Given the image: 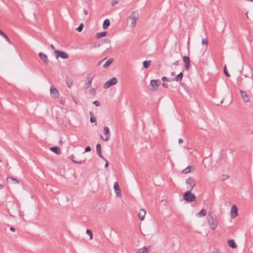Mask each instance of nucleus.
<instances>
[{
    "instance_id": "a878e982",
    "label": "nucleus",
    "mask_w": 253,
    "mask_h": 253,
    "mask_svg": "<svg viewBox=\"0 0 253 253\" xmlns=\"http://www.w3.org/2000/svg\"><path fill=\"white\" fill-rule=\"evenodd\" d=\"M206 211L204 209H203L197 213V216L199 217L205 216L206 215Z\"/></svg>"
},
{
    "instance_id": "37998d69",
    "label": "nucleus",
    "mask_w": 253,
    "mask_h": 253,
    "mask_svg": "<svg viewBox=\"0 0 253 253\" xmlns=\"http://www.w3.org/2000/svg\"><path fill=\"white\" fill-rule=\"evenodd\" d=\"M91 150V148L89 146H87L85 148V152H89Z\"/></svg>"
},
{
    "instance_id": "13d9d810",
    "label": "nucleus",
    "mask_w": 253,
    "mask_h": 253,
    "mask_svg": "<svg viewBox=\"0 0 253 253\" xmlns=\"http://www.w3.org/2000/svg\"><path fill=\"white\" fill-rule=\"evenodd\" d=\"M214 253H220L218 251H215Z\"/></svg>"
},
{
    "instance_id": "79ce46f5",
    "label": "nucleus",
    "mask_w": 253,
    "mask_h": 253,
    "mask_svg": "<svg viewBox=\"0 0 253 253\" xmlns=\"http://www.w3.org/2000/svg\"><path fill=\"white\" fill-rule=\"evenodd\" d=\"M90 121L91 123H94L96 121V119L93 117H91L90 118Z\"/></svg>"
},
{
    "instance_id": "f3484780",
    "label": "nucleus",
    "mask_w": 253,
    "mask_h": 253,
    "mask_svg": "<svg viewBox=\"0 0 253 253\" xmlns=\"http://www.w3.org/2000/svg\"><path fill=\"white\" fill-rule=\"evenodd\" d=\"M183 58V61L185 63V68L186 70H188L190 66V59L187 56H184Z\"/></svg>"
},
{
    "instance_id": "a18cd8bd",
    "label": "nucleus",
    "mask_w": 253,
    "mask_h": 253,
    "mask_svg": "<svg viewBox=\"0 0 253 253\" xmlns=\"http://www.w3.org/2000/svg\"><path fill=\"white\" fill-rule=\"evenodd\" d=\"M223 177L222 178L223 180L226 179L228 177V176H227V175H223Z\"/></svg>"
},
{
    "instance_id": "b1692460",
    "label": "nucleus",
    "mask_w": 253,
    "mask_h": 253,
    "mask_svg": "<svg viewBox=\"0 0 253 253\" xmlns=\"http://www.w3.org/2000/svg\"><path fill=\"white\" fill-rule=\"evenodd\" d=\"M244 76L245 78H252L253 79V70L252 69H250L248 72V73L244 74Z\"/></svg>"
},
{
    "instance_id": "603ef678",
    "label": "nucleus",
    "mask_w": 253,
    "mask_h": 253,
    "mask_svg": "<svg viewBox=\"0 0 253 253\" xmlns=\"http://www.w3.org/2000/svg\"><path fill=\"white\" fill-rule=\"evenodd\" d=\"M162 79H169V78L167 77H163Z\"/></svg>"
},
{
    "instance_id": "8fccbe9b",
    "label": "nucleus",
    "mask_w": 253,
    "mask_h": 253,
    "mask_svg": "<svg viewBox=\"0 0 253 253\" xmlns=\"http://www.w3.org/2000/svg\"><path fill=\"white\" fill-rule=\"evenodd\" d=\"M50 47H51L52 49H54V50H55V49L54 46L52 44H51L50 45Z\"/></svg>"
},
{
    "instance_id": "f257e3e1",
    "label": "nucleus",
    "mask_w": 253,
    "mask_h": 253,
    "mask_svg": "<svg viewBox=\"0 0 253 253\" xmlns=\"http://www.w3.org/2000/svg\"><path fill=\"white\" fill-rule=\"evenodd\" d=\"M161 84L160 80H148L147 82H145L147 89L151 91H156Z\"/></svg>"
},
{
    "instance_id": "f8f14e48",
    "label": "nucleus",
    "mask_w": 253,
    "mask_h": 253,
    "mask_svg": "<svg viewBox=\"0 0 253 253\" xmlns=\"http://www.w3.org/2000/svg\"><path fill=\"white\" fill-rule=\"evenodd\" d=\"M114 189L115 191V193L116 194L117 196L119 197H121V189L120 188L119 184L117 182H115L114 184Z\"/></svg>"
},
{
    "instance_id": "f03ea898",
    "label": "nucleus",
    "mask_w": 253,
    "mask_h": 253,
    "mask_svg": "<svg viewBox=\"0 0 253 253\" xmlns=\"http://www.w3.org/2000/svg\"><path fill=\"white\" fill-rule=\"evenodd\" d=\"M209 225L211 230H215L218 225V221L215 215L209 212L207 216Z\"/></svg>"
},
{
    "instance_id": "49530a36",
    "label": "nucleus",
    "mask_w": 253,
    "mask_h": 253,
    "mask_svg": "<svg viewBox=\"0 0 253 253\" xmlns=\"http://www.w3.org/2000/svg\"><path fill=\"white\" fill-rule=\"evenodd\" d=\"M104 161L106 162V164L105 165V167L107 168L108 166V162L107 161V160L106 159V160H104Z\"/></svg>"
},
{
    "instance_id": "0eeeda50",
    "label": "nucleus",
    "mask_w": 253,
    "mask_h": 253,
    "mask_svg": "<svg viewBox=\"0 0 253 253\" xmlns=\"http://www.w3.org/2000/svg\"><path fill=\"white\" fill-rule=\"evenodd\" d=\"M103 133L104 135H106V137L105 138H103V137L101 135L100 138L102 140L104 141H107L110 139L111 135L109 131V128L108 127L105 126L104 127Z\"/></svg>"
},
{
    "instance_id": "c756f323",
    "label": "nucleus",
    "mask_w": 253,
    "mask_h": 253,
    "mask_svg": "<svg viewBox=\"0 0 253 253\" xmlns=\"http://www.w3.org/2000/svg\"><path fill=\"white\" fill-rule=\"evenodd\" d=\"M151 61H145L143 62V64L144 68H147L150 65Z\"/></svg>"
},
{
    "instance_id": "20e7f679",
    "label": "nucleus",
    "mask_w": 253,
    "mask_h": 253,
    "mask_svg": "<svg viewBox=\"0 0 253 253\" xmlns=\"http://www.w3.org/2000/svg\"><path fill=\"white\" fill-rule=\"evenodd\" d=\"M139 15L137 12L133 11L131 13V14L129 15V18L132 20L130 27L133 28L135 26L136 21L138 19Z\"/></svg>"
},
{
    "instance_id": "ddd939ff",
    "label": "nucleus",
    "mask_w": 253,
    "mask_h": 253,
    "mask_svg": "<svg viewBox=\"0 0 253 253\" xmlns=\"http://www.w3.org/2000/svg\"><path fill=\"white\" fill-rule=\"evenodd\" d=\"M118 80H108L104 84V88H108L110 86L116 84L117 83Z\"/></svg>"
},
{
    "instance_id": "0e129e2a",
    "label": "nucleus",
    "mask_w": 253,
    "mask_h": 253,
    "mask_svg": "<svg viewBox=\"0 0 253 253\" xmlns=\"http://www.w3.org/2000/svg\"><path fill=\"white\" fill-rule=\"evenodd\" d=\"M2 30H0V32Z\"/></svg>"
},
{
    "instance_id": "ea45409f",
    "label": "nucleus",
    "mask_w": 253,
    "mask_h": 253,
    "mask_svg": "<svg viewBox=\"0 0 253 253\" xmlns=\"http://www.w3.org/2000/svg\"><path fill=\"white\" fill-rule=\"evenodd\" d=\"M171 75L172 77L171 79H174L175 77L176 76L175 73L174 72H171Z\"/></svg>"
},
{
    "instance_id": "58836bf2",
    "label": "nucleus",
    "mask_w": 253,
    "mask_h": 253,
    "mask_svg": "<svg viewBox=\"0 0 253 253\" xmlns=\"http://www.w3.org/2000/svg\"><path fill=\"white\" fill-rule=\"evenodd\" d=\"M118 3V1L117 0H114L112 1L111 5L112 6H114L115 5Z\"/></svg>"
},
{
    "instance_id": "680f3d73",
    "label": "nucleus",
    "mask_w": 253,
    "mask_h": 253,
    "mask_svg": "<svg viewBox=\"0 0 253 253\" xmlns=\"http://www.w3.org/2000/svg\"><path fill=\"white\" fill-rule=\"evenodd\" d=\"M0 188H2V186H1V185H0Z\"/></svg>"
},
{
    "instance_id": "6e6d98bb",
    "label": "nucleus",
    "mask_w": 253,
    "mask_h": 253,
    "mask_svg": "<svg viewBox=\"0 0 253 253\" xmlns=\"http://www.w3.org/2000/svg\"><path fill=\"white\" fill-rule=\"evenodd\" d=\"M59 143H60V144H62L63 143L62 140H60Z\"/></svg>"
},
{
    "instance_id": "7c9ffc66",
    "label": "nucleus",
    "mask_w": 253,
    "mask_h": 253,
    "mask_svg": "<svg viewBox=\"0 0 253 253\" xmlns=\"http://www.w3.org/2000/svg\"><path fill=\"white\" fill-rule=\"evenodd\" d=\"M104 42L105 43H108L109 44V47H108L107 48V49H110L111 48V41L109 39H105L104 41Z\"/></svg>"
},
{
    "instance_id": "9d476101",
    "label": "nucleus",
    "mask_w": 253,
    "mask_h": 253,
    "mask_svg": "<svg viewBox=\"0 0 253 253\" xmlns=\"http://www.w3.org/2000/svg\"><path fill=\"white\" fill-rule=\"evenodd\" d=\"M70 158H71V160L75 164H83L85 161V159H80L77 160L76 157L73 155H71Z\"/></svg>"
},
{
    "instance_id": "cd10ccee",
    "label": "nucleus",
    "mask_w": 253,
    "mask_h": 253,
    "mask_svg": "<svg viewBox=\"0 0 253 253\" xmlns=\"http://www.w3.org/2000/svg\"><path fill=\"white\" fill-rule=\"evenodd\" d=\"M86 233L89 236V239L92 240L93 238V235L91 231L89 229L86 230Z\"/></svg>"
},
{
    "instance_id": "4468645a",
    "label": "nucleus",
    "mask_w": 253,
    "mask_h": 253,
    "mask_svg": "<svg viewBox=\"0 0 253 253\" xmlns=\"http://www.w3.org/2000/svg\"><path fill=\"white\" fill-rule=\"evenodd\" d=\"M39 55L41 59L42 60L45 64H48V59L45 54L42 52H40Z\"/></svg>"
},
{
    "instance_id": "c85d7f7f",
    "label": "nucleus",
    "mask_w": 253,
    "mask_h": 253,
    "mask_svg": "<svg viewBox=\"0 0 253 253\" xmlns=\"http://www.w3.org/2000/svg\"><path fill=\"white\" fill-rule=\"evenodd\" d=\"M190 172V166H188L186 168L184 169L182 171V172L183 173H185V174L188 173Z\"/></svg>"
},
{
    "instance_id": "a211bd4d",
    "label": "nucleus",
    "mask_w": 253,
    "mask_h": 253,
    "mask_svg": "<svg viewBox=\"0 0 253 253\" xmlns=\"http://www.w3.org/2000/svg\"><path fill=\"white\" fill-rule=\"evenodd\" d=\"M96 153L97 155L104 160H106V159L104 158L101 154V147L100 144L96 145Z\"/></svg>"
},
{
    "instance_id": "69168bd1",
    "label": "nucleus",
    "mask_w": 253,
    "mask_h": 253,
    "mask_svg": "<svg viewBox=\"0 0 253 253\" xmlns=\"http://www.w3.org/2000/svg\"><path fill=\"white\" fill-rule=\"evenodd\" d=\"M2 30H0V32Z\"/></svg>"
},
{
    "instance_id": "bf43d9fd",
    "label": "nucleus",
    "mask_w": 253,
    "mask_h": 253,
    "mask_svg": "<svg viewBox=\"0 0 253 253\" xmlns=\"http://www.w3.org/2000/svg\"><path fill=\"white\" fill-rule=\"evenodd\" d=\"M164 81H166V82H169L170 81V80H164Z\"/></svg>"
},
{
    "instance_id": "423d86ee",
    "label": "nucleus",
    "mask_w": 253,
    "mask_h": 253,
    "mask_svg": "<svg viewBox=\"0 0 253 253\" xmlns=\"http://www.w3.org/2000/svg\"><path fill=\"white\" fill-rule=\"evenodd\" d=\"M54 52L56 54V59H58L59 57H61L62 59H67L69 58L68 54L64 51L55 50Z\"/></svg>"
},
{
    "instance_id": "052dcab7",
    "label": "nucleus",
    "mask_w": 253,
    "mask_h": 253,
    "mask_svg": "<svg viewBox=\"0 0 253 253\" xmlns=\"http://www.w3.org/2000/svg\"><path fill=\"white\" fill-rule=\"evenodd\" d=\"M89 78H90L91 79H92L93 77H92V76H90V77H89Z\"/></svg>"
},
{
    "instance_id": "412c9836",
    "label": "nucleus",
    "mask_w": 253,
    "mask_h": 253,
    "mask_svg": "<svg viewBox=\"0 0 253 253\" xmlns=\"http://www.w3.org/2000/svg\"><path fill=\"white\" fill-rule=\"evenodd\" d=\"M110 22L108 19H106L103 24V28L104 29H107L110 26Z\"/></svg>"
},
{
    "instance_id": "a19ab883",
    "label": "nucleus",
    "mask_w": 253,
    "mask_h": 253,
    "mask_svg": "<svg viewBox=\"0 0 253 253\" xmlns=\"http://www.w3.org/2000/svg\"><path fill=\"white\" fill-rule=\"evenodd\" d=\"M93 104L95 105L96 106H98L100 105L99 102L97 100H95V101H93Z\"/></svg>"
},
{
    "instance_id": "4d7b16f0",
    "label": "nucleus",
    "mask_w": 253,
    "mask_h": 253,
    "mask_svg": "<svg viewBox=\"0 0 253 253\" xmlns=\"http://www.w3.org/2000/svg\"><path fill=\"white\" fill-rule=\"evenodd\" d=\"M110 79H113V80H115V79H116V78L113 77V78H111Z\"/></svg>"
},
{
    "instance_id": "72a5a7b5",
    "label": "nucleus",
    "mask_w": 253,
    "mask_h": 253,
    "mask_svg": "<svg viewBox=\"0 0 253 253\" xmlns=\"http://www.w3.org/2000/svg\"><path fill=\"white\" fill-rule=\"evenodd\" d=\"M84 28L83 23H81L79 26L76 28V30L79 32H81Z\"/></svg>"
},
{
    "instance_id": "3c124183",
    "label": "nucleus",
    "mask_w": 253,
    "mask_h": 253,
    "mask_svg": "<svg viewBox=\"0 0 253 253\" xmlns=\"http://www.w3.org/2000/svg\"><path fill=\"white\" fill-rule=\"evenodd\" d=\"M182 142H183V140H182L181 138L179 139V140H178V143H179V144H181V143H182Z\"/></svg>"
},
{
    "instance_id": "c03bdc74",
    "label": "nucleus",
    "mask_w": 253,
    "mask_h": 253,
    "mask_svg": "<svg viewBox=\"0 0 253 253\" xmlns=\"http://www.w3.org/2000/svg\"><path fill=\"white\" fill-rule=\"evenodd\" d=\"M162 85L165 88H167L168 87V86H169V84H168V83H165V82L163 83L162 84Z\"/></svg>"
},
{
    "instance_id": "de8ad7c7",
    "label": "nucleus",
    "mask_w": 253,
    "mask_h": 253,
    "mask_svg": "<svg viewBox=\"0 0 253 253\" xmlns=\"http://www.w3.org/2000/svg\"><path fill=\"white\" fill-rule=\"evenodd\" d=\"M10 230L12 232H14L15 231V229L14 227H10Z\"/></svg>"
},
{
    "instance_id": "dca6fc26",
    "label": "nucleus",
    "mask_w": 253,
    "mask_h": 253,
    "mask_svg": "<svg viewBox=\"0 0 253 253\" xmlns=\"http://www.w3.org/2000/svg\"><path fill=\"white\" fill-rule=\"evenodd\" d=\"M146 211L144 209H140L138 213V217L140 220H143L146 214Z\"/></svg>"
},
{
    "instance_id": "1a4fd4ad",
    "label": "nucleus",
    "mask_w": 253,
    "mask_h": 253,
    "mask_svg": "<svg viewBox=\"0 0 253 253\" xmlns=\"http://www.w3.org/2000/svg\"><path fill=\"white\" fill-rule=\"evenodd\" d=\"M238 215V208L236 205H233L230 211V216L232 218H235Z\"/></svg>"
},
{
    "instance_id": "bb28decb",
    "label": "nucleus",
    "mask_w": 253,
    "mask_h": 253,
    "mask_svg": "<svg viewBox=\"0 0 253 253\" xmlns=\"http://www.w3.org/2000/svg\"><path fill=\"white\" fill-rule=\"evenodd\" d=\"M107 34V32H106V31L98 33L96 34V37L97 38H101L102 37L106 36Z\"/></svg>"
},
{
    "instance_id": "393cba45",
    "label": "nucleus",
    "mask_w": 253,
    "mask_h": 253,
    "mask_svg": "<svg viewBox=\"0 0 253 253\" xmlns=\"http://www.w3.org/2000/svg\"><path fill=\"white\" fill-rule=\"evenodd\" d=\"M228 244L229 246L232 248H236L237 247L236 244L234 242V241L233 240H229L228 241Z\"/></svg>"
},
{
    "instance_id": "6e6552de",
    "label": "nucleus",
    "mask_w": 253,
    "mask_h": 253,
    "mask_svg": "<svg viewBox=\"0 0 253 253\" xmlns=\"http://www.w3.org/2000/svg\"><path fill=\"white\" fill-rule=\"evenodd\" d=\"M241 93V96L242 98L243 101L244 102H249L250 101V98L247 93L242 90H240Z\"/></svg>"
},
{
    "instance_id": "6ab92c4d",
    "label": "nucleus",
    "mask_w": 253,
    "mask_h": 253,
    "mask_svg": "<svg viewBox=\"0 0 253 253\" xmlns=\"http://www.w3.org/2000/svg\"><path fill=\"white\" fill-rule=\"evenodd\" d=\"M6 181L7 182H10V181L14 184H17L19 183V181L14 178L12 177H7L6 178Z\"/></svg>"
},
{
    "instance_id": "4be33fe9",
    "label": "nucleus",
    "mask_w": 253,
    "mask_h": 253,
    "mask_svg": "<svg viewBox=\"0 0 253 253\" xmlns=\"http://www.w3.org/2000/svg\"><path fill=\"white\" fill-rule=\"evenodd\" d=\"M49 149L50 150V151L57 155H59L60 154V149L57 146L50 147Z\"/></svg>"
},
{
    "instance_id": "4c0bfd02",
    "label": "nucleus",
    "mask_w": 253,
    "mask_h": 253,
    "mask_svg": "<svg viewBox=\"0 0 253 253\" xmlns=\"http://www.w3.org/2000/svg\"><path fill=\"white\" fill-rule=\"evenodd\" d=\"M208 42L207 39H203L202 40V43L203 44L207 45V44H208Z\"/></svg>"
},
{
    "instance_id": "e2e57ef3",
    "label": "nucleus",
    "mask_w": 253,
    "mask_h": 253,
    "mask_svg": "<svg viewBox=\"0 0 253 253\" xmlns=\"http://www.w3.org/2000/svg\"><path fill=\"white\" fill-rule=\"evenodd\" d=\"M176 81H181V80H176Z\"/></svg>"
},
{
    "instance_id": "7ed1b4c3",
    "label": "nucleus",
    "mask_w": 253,
    "mask_h": 253,
    "mask_svg": "<svg viewBox=\"0 0 253 253\" xmlns=\"http://www.w3.org/2000/svg\"><path fill=\"white\" fill-rule=\"evenodd\" d=\"M183 199L187 202H191L196 201V196L192 194L190 190L186 191L183 195Z\"/></svg>"
},
{
    "instance_id": "39448f33",
    "label": "nucleus",
    "mask_w": 253,
    "mask_h": 253,
    "mask_svg": "<svg viewBox=\"0 0 253 253\" xmlns=\"http://www.w3.org/2000/svg\"><path fill=\"white\" fill-rule=\"evenodd\" d=\"M185 183L187 188L189 189V190H190V191L193 189L196 184L194 179L191 177L187 179Z\"/></svg>"
},
{
    "instance_id": "e433bc0d",
    "label": "nucleus",
    "mask_w": 253,
    "mask_h": 253,
    "mask_svg": "<svg viewBox=\"0 0 253 253\" xmlns=\"http://www.w3.org/2000/svg\"><path fill=\"white\" fill-rule=\"evenodd\" d=\"M91 80L88 81V82L85 84V88H88L91 85Z\"/></svg>"
},
{
    "instance_id": "f704fd0d",
    "label": "nucleus",
    "mask_w": 253,
    "mask_h": 253,
    "mask_svg": "<svg viewBox=\"0 0 253 253\" xmlns=\"http://www.w3.org/2000/svg\"><path fill=\"white\" fill-rule=\"evenodd\" d=\"M66 84L69 87H71V86L73 84V81L72 80H67Z\"/></svg>"
},
{
    "instance_id": "5701e85b",
    "label": "nucleus",
    "mask_w": 253,
    "mask_h": 253,
    "mask_svg": "<svg viewBox=\"0 0 253 253\" xmlns=\"http://www.w3.org/2000/svg\"><path fill=\"white\" fill-rule=\"evenodd\" d=\"M113 62V58H109L103 65L104 68H107Z\"/></svg>"
},
{
    "instance_id": "864d4df0",
    "label": "nucleus",
    "mask_w": 253,
    "mask_h": 253,
    "mask_svg": "<svg viewBox=\"0 0 253 253\" xmlns=\"http://www.w3.org/2000/svg\"><path fill=\"white\" fill-rule=\"evenodd\" d=\"M105 60V59L102 60L101 61H100L99 63H98V65H100L104 60Z\"/></svg>"
},
{
    "instance_id": "c9c22d12",
    "label": "nucleus",
    "mask_w": 253,
    "mask_h": 253,
    "mask_svg": "<svg viewBox=\"0 0 253 253\" xmlns=\"http://www.w3.org/2000/svg\"><path fill=\"white\" fill-rule=\"evenodd\" d=\"M89 93L91 95H94L95 94V90L94 88H91L89 90Z\"/></svg>"
},
{
    "instance_id": "2eb2a0df",
    "label": "nucleus",
    "mask_w": 253,
    "mask_h": 253,
    "mask_svg": "<svg viewBox=\"0 0 253 253\" xmlns=\"http://www.w3.org/2000/svg\"><path fill=\"white\" fill-rule=\"evenodd\" d=\"M151 249V247H143L141 248H140L136 251L137 253H148L149 250Z\"/></svg>"
},
{
    "instance_id": "473e14b6",
    "label": "nucleus",
    "mask_w": 253,
    "mask_h": 253,
    "mask_svg": "<svg viewBox=\"0 0 253 253\" xmlns=\"http://www.w3.org/2000/svg\"><path fill=\"white\" fill-rule=\"evenodd\" d=\"M182 77L183 73L181 72L175 77L174 79H182Z\"/></svg>"
},
{
    "instance_id": "09e8293b",
    "label": "nucleus",
    "mask_w": 253,
    "mask_h": 253,
    "mask_svg": "<svg viewBox=\"0 0 253 253\" xmlns=\"http://www.w3.org/2000/svg\"><path fill=\"white\" fill-rule=\"evenodd\" d=\"M84 13L85 15H87V14H88V12H87V11L86 9H84Z\"/></svg>"
},
{
    "instance_id": "9b49d317",
    "label": "nucleus",
    "mask_w": 253,
    "mask_h": 253,
    "mask_svg": "<svg viewBox=\"0 0 253 253\" xmlns=\"http://www.w3.org/2000/svg\"><path fill=\"white\" fill-rule=\"evenodd\" d=\"M50 93L52 97L57 98L58 97L59 94L58 90L53 86H51L50 89Z\"/></svg>"
},
{
    "instance_id": "5fc2aeb1",
    "label": "nucleus",
    "mask_w": 253,
    "mask_h": 253,
    "mask_svg": "<svg viewBox=\"0 0 253 253\" xmlns=\"http://www.w3.org/2000/svg\"><path fill=\"white\" fill-rule=\"evenodd\" d=\"M246 15L247 18H249V17H248V12H247L246 13Z\"/></svg>"
},
{
    "instance_id": "2f4dec72",
    "label": "nucleus",
    "mask_w": 253,
    "mask_h": 253,
    "mask_svg": "<svg viewBox=\"0 0 253 253\" xmlns=\"http://www.w3.org/2000/svg\"><path fill=\"white\" fill-rule=\"evenodd\" d=\"M224 73L227 77H230V75L227 70L226 65L224 67Z\"/></svg>"
},
{
    "instance_id": "aec40b11",
    "label": "nucleus",
    "mask_w": 253,
    "mask_h": 253,
    "mask_svg": "<svg viewBox=\"0 0 253 253\" xmlns=\"http://www.w3.org/2000/svg\"><path fill=\"white\" fill-rule=\"evenodd\" d=\"M0 35L9 44H11V42L9 39V38L7 37V36L2 31H1L0 32Z\"/></svg>"
}]
</instances>
